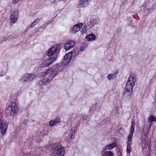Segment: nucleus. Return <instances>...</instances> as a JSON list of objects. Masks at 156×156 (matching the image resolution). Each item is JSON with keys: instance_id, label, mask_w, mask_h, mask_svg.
<instances>
[{"instance_id": "obj_1", "label": "nucleus", "mask_w": 156, "mask_h": 156, "mask_svg": "<svg viewBox=\"0 0 156 156\" xmlns=\"http://www.w3.org/2000/svg\"><path fill=\"white\" fill-rule=\"evenodd\" d=\"M64 68V65L62 63H58L53 66L51 69H48L45 73V75L48 76L47 79L39 81L38 84L42 85L46 84V82L52 80L59 72L62 71Z\"/></svg>"}, {"instance_id": "obj_2", "label": "nucleus", "mask_w": 156, "mask_h": 156, "mask_svg": "<svg viewBox=\"0 0 156 156\" xmlns=\"http://www.w3.org/2000/svg\"><path fill=\"white\" fill-rule=\"evenodd\" d=\"M18 107L14 101H10L9 105L8 107L5 111V115L6 117L15 116L17 115Z\"/></svg>"}, {"instance_id": "obj_3", "label": "nucleus", "mask_w": 156, "mask_h": 156, "mask_svg": "<svg viewBox=\"0 0 156 156\" xmlns=\"http://www.w3.org/2000/svg\"><path fill=\"white\" fill-rule=\"evenodd\" d=\"M53 148L51 156H64L65 154V150L63 147L58 144H53L51 145Z\"/></svg>"}, {"instance_id": "obj_4", "label": "nucleus", "mask_w": 156, "mask_h": 156, "mask_svg": "<svg viewBox=\"0 0 156 156\" xmlns=\"http://www.w3.org/2000/svg\"><path fill=\"white\" fill-rule=\"evenodd\" d=\"M133 75L131 74L128 80L127 81L126 85V90H133V86L136 81V78Z\"/></svg>"}, {"instance_id": "obj_5", "label": "nucleus", "mask_w": 156, "mask_h": 156, "mask_svg": "<svg viewBox=\"0 0 156 156\" xmlns=\"http://www.w3.org/2000/svg\"><path fill=\"white\" fill-rule=\"evenodd\" d=\"M36 76L34 74L25 73L22 75L20 81L23 83L30 82L34 79Z\"/></svg>"}, {"instance_id": "obj_6", "label": "nucleus", "mask_w": 156, "mask_h": 156, "mask_svg": "<svg viewBox=\"0 0 156 156\" xmlns=\"http://www.w3.org/2000/svg\"><path fill=\"white\" fill-rule=\"evenodd\" d=\"M19 12L17 10H15L11 13L10 17V26L12 27L13 24L15 23L17 21L18 19Z\"/></svg>"}, {"instance_id": "obj_7", "label": "nucleus", "mask_w": 156, "mask_h": 156, "mask_svg": "<svg viewBox=\"0 0 156 156\" xmlns=\"http://www.w3.org/2000/svg\"><path fill=\"white\" fill-rule=\"evenodd\" d=\"M56 59V58L51 57L48 59H45L41 65V67L44 68L49 66L53 62H54Z\"/></svg>"}, {"instance_id": "obj_8", "label": "nucleus", "mask_w": 156, "mask_h": 156, "mask_svg": "<svg viewBox=\"0 0 156 156\" xmlns=\"http://www.w3.org/2000/svg\"><path fill=\"white\" fill-rule=\"evenodd\" d=\"M60 46V44H56L50 48L47 53L48 55L50 56L55 54L59 50Z\"/></svg>"}, {"instance_id": "obj_9", "label": "nucleus", "mask_w": 156, "mask_h": 156, "mask_svg": "<svg viewBox=\"0 0 156 156\" xmlns=\"http://www.w3.org/2000/svg\"><path fill=\"white\" fill-rule=\"evenodd\" d=\"M133 95V93L132 90H125L123 94V97L128 100L131 99Z\"/></svg>"}, {"instance_id": "obj_10", "label": "nucleus", "mask_w": 156, "mask_h": 156, "mask_svg": "<svg viewBox=\"0 0 156 156\" xmlns=\"http://www.w3.org/2000/svg\"><path fill=\"white\" fill-rule=\"evenodd\" d=\"M75 44V42L73 41H68L64 45V48L66 51L69 50L73 47Z\"/></svg>"}, {"instance_id": "obj_11", "label": "nucleus", "mask_w": 156, "mask_h": 156, "mask_svg": "<svg viewBox=\"0 0 156 156\" xmlns=\"http://www.w3.org/2000/svg\"><path fill=\"white\" fill-rule=\"evenodd\" d=\"M41 150L40 148H37L36 151L35 149H33L32 151H31L29 153H27L25 156H39L40 154H41V152H38L37 151H40Z\"/></svg>"}, {"instance_id": "obj_12", "label": "nucleus", "mask_w": 156, "mask_h": 156, "mask_svg": "<svg viewBox=\"0 0 156 156\" xmlns=\"http://www.w3.org/2000/svg\"><path fill=\"white\" fill-rule=\"evenodd\" d=\"M90 1V0H80L78 7L80 8L87 7Z\"/></svg>"}, {"instance_id": "obj_13", "label": "nucleus", "mask_w": 156, "mask_h": 156, "mask_svg": "<svg viewBox=\"0 0 156 156\" xmlns=\"http://www.w3.org/2000/svg\"><path fill=\"white\" fill-rule=\"evenodd\" d=\"M72 54L69 53L66 54L64 58V62L66 64H67L70 61L72 57Z\"/></svg>"}, {"instance_id": "obj_14", "label": "nucleus", "mask_w": 156, "mask_h": 156, "mask_svg": "<svg viewBox=\"0 0 156 156\" xmlns=\"http://www.w3.org/2000/svg\"><path fill=\"white\" fill-rule=\"evenodd\" d=\"M75 133V130L72 129L70 131V133L69 134V136L67 138V140L69 142H71L72 141L73 139L75 136L74 134Z\"/></svg>"}, {"instance_id": "obj_15", "label": "nucleus", "mask_w": 156, "mask_h": 156, "mask_svg": "<svg viewBox=\"0 0 156 156\" xmlns=\"http://www.w3.org/2000/svg\"><path fill=\"white\" fill-rule=\"evenodd\" d=\"M148 121L150 123L149 127L147 128H146V131H145V130L144 129V128L145 127H143L142 129V132L143 133H144V135L146 136H147L148 134V133L150 129V127H151V126H152L153 122V121L151 120H148Z\"/></svg>"}, {"instance_id": "obj_16", "label": "nucleus", "mask_w": 156, "mask_h": 156, "mask_svg": "<svg viewBox=\"0 0 156 156\" xmlns=\"http://www.w3.org/2000/svg\"><path fill=\"white\" fill-rule=\"evenodd\" d=\"M83 24L80 23V24H77L74 25L73 28L72 29V32L73 33H76L77 32L80 30V28L82 27Z\"/></svg>"}, {"instance_id": "obj_17", "label": "nucleus", "mask_w": 156, "mask_h": 156, "mask_svg": "<svg viewBox=\"0 0 156 156\" xmlns=\"http://www.w3.org/2000/svg\"><path fill=\"white\" fill-rule=\"evenodd\" d=\"M116 146V144L115 143H112V144L107 145L103 148V150H110Z\"/></svg>"}, {"instance_id": "obj_18", "label": "nucleus", "mask_w": 156, "mask_h": 156, "mask_svg": "<svg viewBox=\"0 0 156 156\" xmlns=\"http://www.w3.org/2000/svg\"><path fill=\"white\" fill-rule=\"evenodd\" d=\"M86 38L88 41H93L95 40L96 36L94 34H91L87 35L86 37Z\"/></svg>"}, {"instance_id": "obj_19", "label": "nucleus", "mask_w": 156, "mask_h": 156, "mask_svg": "<svg viewBox=\"0 0 156 156\" xmlns=\"http://www.w3.org/2000/svg\"><path fill=\"white\" fill-rule=\"evenodd\" d=\"M102 156H113V153L111 151H105L101 152Z\"/></svg>"}, {"instance_id": "obj_20", "label": "nucleus", "mask_w": 156, "mask_h": 156, "mask_svg": "<svg viewBox=\"0 0 156 156\" xmlns=\"http://www.w3.org/2000/svg\"><path fill=\"white\" fill-rule=\"evenodd\" d=\"M40 20L39 19H37L35 20L33 22H32L30 25H29V27L30 28L34 27L38 23Z\"/></svg>"}, {"instance_id": "obj_21", "label": "nucleus", "mask_w": 156, "mask_h": 156, "mask_svg": "<svg viewBox=\"0 0 156 156\" xmlns=\"http://www.w3.org/2000/svg\"><path fill=\"white\" fill-rule=\"evenodd\" d=\"M88 47V44L86 43H83L80 48L81 51H83L85 50Z\"/></svg>"}, {"instance_id": "obj_22", "label": "nucleus", "mask_w": 156, "mask_h": 156, "mask_svg": "<svg viewBox=\"0 0 156 156\" xmlns=\"http://www.w3.org/2000/svg\"><path fill=\"white\" fill-rule=\"evenodd\" d=\"M135 122L134 121H133L131 122V125L130 132H131L134 133L135 129Z\"/></svg>"}, {"instance_id": "obj_23", "label": "nucleus", "mask_w": 156, "mask_h": 156, "mask_svg": "<svg viewBox=\"0 0 156 156\" xmlns=\"http://www.w3.org/2000/svg\"><path fill=\"white\" fill-rule=\"evenodd\" d=\"M156 5H153L151 8H149V9H145V11H146L147 12V14H146L147 15V14L149 12H150L151 11H152L154 9Z\"/></svg>"}, {"instance_id": "obj_24", "label": "nucleus", "mask_w": 156, "mask_h": 156, "mask_svg": "<svg viewBox=\"0 0 156 156\" xmlns=\"http://www.w3.org/2000/svg\"><path fill=\"white\" fill-rule=\"evenodd\" d=\"M118 131L120 134L122 135H124L126 133L125 130L121 127L118 129Z\"/></svg>"}, {"instance_id": "obj_25", "label": "nucleus", "mask_w": 156, "mask_h": 156, "mask_svg": "<svg viewBox=\"0 0 156 156\" xmlns=\"http://www.w3.org/2000/svg\"><path fill=\"white\" fill-rule=\"evenodd\" d=\"M116 76L115 74H109L108 75L107 77L109 80L113 79Z\"/></svg>"}, {"instance_id": "obj_26", "label": "nucleus", "mask_w": 156, "mask_h": 156, "mask_svg": "<svg viewBox=\"0 0 156 156\" xmlns=\"http://www.w3.org/2000/svg\"><path fill=\"white\" fill-rule=\"evenodd\" d=\"M131 148L130 147V144L129 143H127V147L126 149V152L127 153L130 154L131 151Z\"/></svg>"}, {"instance_id": "obj_27", "label": "nucleus", "mask_w": 156, "mask_h": 156, "mask_svg": "<svg viewBox=\"0 0 156 156\" xmlns=\"http://www.w3.org/2000/svg\"><path fill=\"white\" fill-rule=\"evenodd\" d=\"M133 133L130 132L128 137V140L129 142H130L131 141Z\"/></svg>"}, {"instance_id": "obj_28", "label": "nucleus", "mask_w": 156, "mask_h": 156, "mask_svg": "<svg viewBox=\"0 0 156 156\" xmlns=\"http://www.w3.org/2000/svg\"><path fill=\"white\" fill-rule=\"evenodd\" d=\"M142 143V147H145V148H146L147 145H148L149 144L148 141L146 140L143 141Z\"/></svg>"}, {"instance_id": "obj_29", "label": "nucleus", "mask_w": 156, "mask_h": 156, "mask_svg": "<svg viewBox=\"0 0 156 156\" xmlns=\"http://www.w3.org/2000/svg\"><path fill=\"white\" fill-rule=\"evenodd\" d=\"M148 120L154 121L156 122V117L153 115H151L148 119Z\"/></svg>"}, {"instance_id": "obj_30", "label": "nucleus", "mask_w": 156, "mask_h": 156, "mask_svg": "<svg viewBox=\"0 0 156 156\" xmlns=\"http://www.w3.org/2000/svg\"><path fill=\"white\" fill-rule=\"evenodd\" d=\"M53 121L55 122V123L56 124L57 123H60L61 122L60 121V118L58 117H56V118Z\"/></svg>"}, {"instance_id": "obj_31", "label": "nucleus", "mask_w": 156, "mask_h": 156, "mask_svg": "<svg viewBox=\"0 0 156 156\" xmlns=\"http://www.w3.org/2000/svg\"><path fill=\"white\" fill-rule=\"evenodd\" d=\"M6 74V72L2 70L0 72V77L5 75Z\"/></svg>"}, {"instance_id": "obj_32", "label": "nucleus", "mask_w": 156, "mask_h": 156, "mask_svg": "<svg viewBox=\"0 0 156 156\" xmlns=\"http://www.w3.org/2000/svg\"><path fill=\"white\" fill-rule=\"evenodd\" d=\"M56 125L53 120H51L49 122V125L51 126H53Z\"/></svg>"}, {"instance_id": "obj_33", "label": "nucleus", "mask_w": 156, "mask_h": 156, "mask_svg": "<svg viewBox=\"0 0 156 156\" xmlns=\"http://www.w3.org/2000/svg\"><path fill=\"white\" fill-rule=\"evenodd\" d=\"M127 0H123L122 2V4L120 5V7H122L124 6V5L127 3Z\"/></svg>"}, {"instance_id": "obj_34", "label": "nucleus", "mask_w": 156, "mask_h": 156, "mask_svg": "<svg viewBox=\"0 0 156 156\" xmlns=\"http://www.w3.org/2000/svg\"><path fill=\"white\" fill-rule=\"evenodd\" d=\"M93 23L98 24L99 23V20L98 19H95L93 20Z\"/></svg>"}, {"instance_id": "obj_35", "label": "nucleus", "mask_w": 156, "mask_h": 156, "mask_svg": "<svg viewBox=\"0 0 156 156\" xmlns=\"http://www.w3.org/2000/svg\"><path fill=\"white\" fill-rule=\"evenodd\" d=\"M18 93H17L16 94L14 95V97L15 98H13V99L12 98V96H11L12 99H13V100L16 99L17 97L18 96Z\"/></svg>"}, {"instance_id": "obj_36", "label": "nucleus", "mask_w": 156, "mask_h": 156, "mask_svg": "<svg viewBox=\"0 0 156 156\" xmlns=\"http://www.w3.org/2000/svg\"><path fill=\"white\" fill-rule=\"evenodd\" d=\"M8 39V38L6 37H4L2 40V41H6V40H7Z\"/></svg>"}, {"instance_id": "obj_37", "label": "nucleus", "mask_w": 156, "mask_h": 156, "mask_svg": "<svg viewBox=\"0 0 156 156\" xmlns=\"http://www.w3.org/2000/svg\"><path fill=\"white\" fill-rule=\"evenodd\" d=\"M20 0H13V3L14 4H16L18 2L20 1Z\"/></svg>"}, {"instance_id": "obj_38", "label": "nucleus", "mask_w": 156, "mask_h": 156, "mask_svg": "<svg viewBox=\"0 0 156 156\" xmlns=\"http://www.w3.org/2000/svg\"><path fill=\"white\" fill-rule=\"evenodd\" d=\"M23 123L25 124V125H26L27 123V121L26 120L25 121H24Z\"/></svg>"}, {"instance_id": "obj_39", "label": "nucleus", "mask_w": 156, "mask_h": 156, "mask_svg": "<svg viewBox=\"0 0 156 156\" xmlns=\"http://www.w3.org/2000/svg\"><path fill=\"white\" fill-rule=\"evenodd\" d=\"M121 30H120L118 32V33H120V32L121 31Z\"/></svg>"}, {"instance_id": "obj_40", "label": "nucleus", "mask_w": 156, "mask_h": 156, "mask_svg": "<svg viewBox=\"0 0 156 156\" xmlns=\"http://www.w3.org/2000/svg\"><path fill=\"white\" fill-rule=\"evenodd\" d=\"M27 28H27L26 29V30H28V29Z\"/></svg>"}]
</instances>
